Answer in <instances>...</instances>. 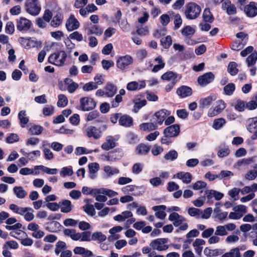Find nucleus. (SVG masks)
<instances>
[{
	"mask_svg": "<svg viewBox=\"0 0 257 257\" xmlns=\"http://www.w3.org/2000/svg\"><path fill=\"white\" fill-rule=\"evenodd\" d=\"M34 169L35 170L38 169H41L44 172L50 175H55L56 174L58 170L57 169H50L47 167H45L43 165H40V166H36L34 167Z\"/></svg>",
	"mask_w": 257,
	"mask_h": 257,
	"instance_id": "40",
	"label": "nucleus"
},
{
	"mask_svg": "<svg viewBox=\"0 0 257 257\" xmlns=\"http://www.w3.org/2000/svg\"><path fill=\"white\" fill-rule=\"evenodd\" d=\"M188 213L191 216L199 219L201 214V210L196 208L191 207L188 209Z\"/></svg>",
	"mask_w": 257,
	"mask_h": 257,
	"instance_id": "48",
	"label": "nucleus"
},
{
	"mask_svg": "<svg viewBox=\"0 0 257 257\" xmlns=\"http://www.w3.org/2000/svg\"><path fill=\"white\" fill-rule=\"evenodd\" d=\"M201 11V9L199 5L195 3L191 2L186 6L185 15L188 19L193 20L199 16Z\"/></svg>",
	"mask_w": 257,
	"mask_h": 257,
	"instance_id": "3",
	"label": "nucleus"
},
{
	"mask_svg": "<svg viewBox=\"0 0 257 257\" xmlns=\"http://www.w3.org/2000/svg\"><path fill=\"white\" fill-rule=\"evenodd\" d=\"M257 60V52L251 53L246 59L248 67L254 65Z\"/></svg>",
	"mask_w": 257,
	"mask_h": 257,
	"instance_id": "57",
	"label": "nucleus"
},
{
	"mask_svg": "<svg viewBox=\"0 0 257 257\" xmlns=\"http://www.w3.org/2000/svg\"><path fill=\"white\" fill-rule=\"evenodd\" d=\"M240 192V189L234 187L228 191V194L233 200L236 201L239 199L238 195Z\"/></svg>",
	"mask_w": 257,
	"mask_h": 257,
	"instance_id": "49",
	"label": "nucleus"
},
{
	"mask_svg": "<svg viewBox=\"0 0 257 257\" xmlns=\"http://www.w3.org/2000/svg\"><path fill=\"white\" fill-rule=\"evenodd\" d=\"M97 88L96 84L94 82H89L85 84L83 86V89L85 91H89Z\"/></svg>",
	"mask_w": 257,
	"mask_h": 257,
	"instance_id": "63",
	"label": "nucleus"
},
{
	"mask_svg": "<svg viewBox=\"0 0 257 257\" xmlns=\"http://www.w3.org/2000/svg\"><path fill=\"white\" fill-rule=\"evenodd\" d=\"M166 208V206L163 205L155 206L153 207V209L156 211L155 213L156 216L161 219H164L166 216V213L164 211Z\"/></svg>",
	"mask_w": 257,
	"mask_h": 257,
	"instance_id": "22",
	"label": "nucleus"
},
{
	"mask_svg": "<svg viewBox=\"0 0 257 257\" xmlns=\"http://www.w3.org/2000/svg\"><path fill=\"white\" fill-rule=\"evenodd\" d=\"M182 180L183 182L186 184H188L191 182L192 176L189 172H180L177 173L174 177Z\"/></svg>",
	"mask_w": 257,
	"mask_h": 257,
	"instance_id": "21",
	"label": "nucleus"
},
{
	"mask_svg": "<svg viewBox=\"0 0 257 257\" xmlns=\"http://www.w3.org/2000/svg\"><path fill=\"white\" fill-rule=\"evenodd\" d=\"M67 55L65 51L61 50L51 54L48 57V62L57 66L64 65Z\"/></svg>",
	"mask_w": 257,
	"mask_h": 257,
	"instance_id": "2",
	"label": "nucleus"
},
{
	"mask_svg": "<svg viewBox=\"0 0 257 257\" xmlns=\"http://www.w3.org/2000/svg\"><path fill=\"white\" fill-rule=\"evenodd\" d=\"M154 61L158 64L154 65L152 70V72L156 73L164 68L165 63L164 62L161 56H159L156 58Z\"/></svg>",
	"mask_w": 257,
	"mask_h": 257,
	"instance_id": "29",
	"label": "nucleus"
},
{
	"mask_svg": "<svg viewBox=\"0 0 257 257\" xmlns=\"http://www.w3.org/2000/svg\"><path fill=\"white\" fill-rule=\"evenodd\" d=\"M82 193L85 195H93L98 194V189L91 188L86 186H84L82 188Z\"/></svg>",
	"mask_w": 257,
	"mask_h": 257,
	"instance_id": "45",
	"label": "nucleus"
},
{
	"mask_svg": "<svg viewBox=\"0 0 257 257\" xmlns=\"http://www.w3.org/2000/svg\"><path fill=\"white\" fill-rule=\"evenodd\" d=\"M107 237L106 235L103 234L101 232H95L92 233L91 239L94 241H97L99 242H101L105 241Z\"/></svg>",
	"mask_w": 257,
	"mask_h": 257,
	"instance_id": "39",
	"label": "nucleus"
},
{
	"mask_svg": "<svg viewBox=\"0 0 257 257\" xmlns=\"http://www.w3.org/2000/svg\"><path fill=\"white\" fill-rule=\"evenodd\" d=\"M18 117L21 127H25L29 122V118L27 116L26 111L25 110L20 111L18 114Z\"/></svg>",
	"mask_w": 257,
	"mask_h": 257,
	"instance_id": "33",
	"label": "nucleus"
},
{
	"mask_svg": "<svg viewBox=\"0 0 257 257\" xmlns=\"http://www.w3.org/2000/svg\"><path fill=\"white\" fill-rule=\"evenodd\" d=\"M203 18L205 22L212 23L214 20V17L208 8H206L203 13Z\"/></svg>",
	"mask_w": 257,
	"mask_h": 257,
	"instance_id": "42",
	"label": "nucleus"
},
{
	"mask_svg": "<svg viewBox=\"0 0 257 257\" xmlns=\"http://www.w3.org/2000/svg\"><path fill=\"white\" fill-rule=\"evenodd\" d=\"M178 76V75L177 73L172 71H168L162 75L161 78L164 80H172V81L174 80H177Z\"/></svg>",
	"mask_w": 257,
	"mask_h": 257,
	"instance_id": "35",
	"label": "nucleus"
},
{
	"mask_svg": "<svg viewBox=\"0 0 257 257\" xmlns=\"http://www.w3.org/2000/svg\"><path fill=\"white\" fill-rule=\"evenodd\" d=\"M247 130L252 133L257 128V117L249 118L247 121Z\"/></svg>",
	"mask_w": 257,
	"mask_h": 257,
	"instance_id": "34",
	"label": "nucleus"
},
{
	"mask_svg": "<svg viewBox=\"0 0 257 257\" xmlns=\"http://www.w3.org/2000/svg\"><path fill=\"white\" fill-rule=\"evenodd\" d=\"M9 208L14 213L23 216L27 221H32L34 218V210L32 208L20 207L15 204H11Z\"/></svg>",
	"mask_w": 257,
	"mask_h": 257,
	"instance_id": "1",
	"label": "nucleus"
},
{
	"mask_svg": "<svg viewBox=\"0 0 257 257\" xmlns=\"http://www.w3.org/2000/svg\"><path fill=\"white\" fill-rule=\"evenodd\" d=\"M226 107V103L222 100H218L215 103L214 107H211L208 111V116H215L220 113Z\"/></svg>",
	"mask_w": 257,
	"mask_h": 257,
	"instance_id": "6",
	"label": "nucleus"
},
{
	"mask_svg": "<svg viewBox=\"0 0 257 257\" xmlns=\"http://www.w3.org/2000/svg\"><path fill=\"white\" fill-rule=\"evenodd\" d=\"M79 23L73 15H71L66 23V27L68 31H72L78 29Z\"/></svg>",
	"mask_w": 257,
	"mask_h": 257,
	"instance_id": "18",
	"label": "nucleus"
},
{
	"mask_svg": "<svg viewBox=\"0 0 257 257\" xmlns=\"http://www.w3.org/2000/svg\"><path fill=\"white\" fill-rule=\"evenodd\" d=\"M170 114V112L167 109H162L156 112L153 116L152 120L158 125H162L167 116Z\"/></svg>",
	"mask_w": 257,
	"mask_h": 257,
	"instance_id": "7",
	"label": "nucleus"
},
{
	"mask_svg": "<svg viewBox=\"0 0 257 257\" xmlns=\"http://www.w3.org/2000/svg\"><path fill=\"white\" fill-rule=\"evenodd\" d=\"M150 150V147L145 144H141L137 148V153L140 155L146 154L149 152Z\"/></svg>",
	"mask_w": 257,
	"mask_h": 257,
	"instance_id": "54",
	"label": "nucleus"
},
{
	"mask_svg": "<svg viewBox=\"0 0 257 257\" xmlns=\"http://www.w3.org/2000/svg\"><path fill=\"white\" fill-rule=\"evenodd\" d=\"M63 17L61 15L57 14L53 18L51 22V25L53 27H58L62 23Z\"/></svg>",
	"mask_w": 257,
	"mask_h": 257,
	"instance_id": "44",
	"label": "nucleus"
},
{
	"mask_svg": "<svg viewBox=\"0 0 257 257\" xmlns=\"http://www.w3.org/2000/svg\"><path fill=\"white\" fill-rule=\"evenodd\" d=\"M177 94L182 98L189 96L192 95V89L187 86H182L178 88L177 90Z\"/></svg>",
	"mask_w": 257,
	"mask_h": 257,
	"instance_id": "20",
	"label": "nucleus"
},
{
	"mask_svg": "<svg viewBox=\"0 0 257 257\" xmlns=\"http://www.w3.org/2000/svg\"><path fill=\"white\" fill-rule=\"evenodd\" d=\"M161 45L164 49H168L172 44V38L170 36L162 38L161 40Z\"/></svg>",
	"mask_w": 257,
	"mask_h": 257,
	"instance_id": "46",
	"label": "nucleus"
},
{
	"mask_svg": "<svg viewBox=\"0 0 257 257\" xmlns=\"http://www.w3.org/2000/svg\"><path fill=\"white\" fill-rule=\"evenodd\" d=\"M167 242L166 238H158L153 240L150 243V246L154 249L163 251L168 248V245L165 244Z\"/></svg>",
	"mask_w": 257,
	"mask_h": 257,
	"instance_id": "11",
	"label": "nucleus"
},
{
	"mask_svg": "<svg viewBox=\"0 0 257 257\" xmlns=\"http://www.w3.org/2000/svg\"><path fill=\"white\" fill-rule=\"evenodd\" d=\"M151 122L143 123L140 125V128L143 131L150 132L156 130L158 128V126L154 120Z\"/></svg>",
	"mask_w": 257,
	"mask_h": 257,
	"instance_id": "25",
	"label": "nucleus"
},
{
	"mask_svg": "<svg viewBox=\"0 0 257 257\" xmlns=\"http://www.w3.org/2000/svg\"><path fill=\"white\" fill-rule=\"evenodd\" d=\"M180 126L177 124L168 126L164 130V135L171 138L176 137L180 133Z\"/></svg>",
	"mask_w": 257,
	"mask_h": 257,
	"instance_id": "15",
	"label": "nucleus"
},
{
	"mask_svg": "<svg viewBox=\"0 0 257 257\" xmlns=\"http://www.w3.org/2000/svg\"><path fill=\"white\" fill-rule=\"evenodd\" d=\"M13 192L18 198L23 199L27 195V192L22 186H15L13 188Z\"/></svg>",
	"mask_w": 257,
	"mask_h": 257,
	"instance_id": "30",
	"label": "nucleus"
},
{
	"mask_svg": "<svg viewBox=\"0 0 257 257\" xmlns=\"http://www.w3.org/2000/svg\"><path fill=\"white\" fill-rule=\"evenodd\" d=\"M80 107L83 111L93 109L96 105L93 99L89 97H82L80 99Z\"/></svg>",
	"mask_w": 257,
	"mask_h": 257,
	"instance_id": "9",
	"label": "nucleus"
},
{
	"mask_svg": "<svg viewBox=\"0 0 257 257\" xmlns=\"http://www.w3.org/2000/svg\"><path fill=\"white\" fill-rule=\"evenodd\" d=\"M85 134L88 138H92L95 140L99 139L102 136V132L100 128L94 126H88L85 131Z\"/></svg>",
	"mask_w": 257,
	"mask_h": 257,
	"instance_id": "13",
	"label": "nucleus"
},
{
	"mask_svg": "<svg viewBox=\"0 0 257 257\" xmlns=\"http://www.w3.org/2000/svg\"><path fill=\"white\" fill-rule=\"evenodd\" d=\"M25 9L30 15L36 16L41 11V6L38 0H27L25 4Z\"/></svg>",
	"mask_w": 257,
	"mask_h": 257,
	"instance_id": "4",
	"label": "nucleus"
},
{
	"mask_svg": "<svg viewBox=\"0 0 257 257\" xmlns=\"http://www.w3.org/2000/svg\"><path fill=\"white\" fill-rule=\"evenodd\" d=\"M88 167L89 172V176L91 179H93L96 177V173L99 170V164L97 163H91L88 165Z\"/></svg>",
	"mask_w": 257,
	"mask_h": 257,
	"instance_id": "27",
	"label": "nucleus"
},
{
	"mask_svg": "<svg viewBox=\"0 0 257 257\" xmlns=\"http://www.w3.org/2000/svg\"><path fill=\"white\" fill-rule=\"evenodd\" d=\"M104 89L105 95L107 97H111L116 93L117 88L114 84L111 83H107L104 87Z\"/></svg>",
	"mask_w": 257,
	"mask_h": 257,
	"instance_id": "26",
	"label": "nucleus"
},
{
	"mask_svg": "<svg viewBox=\"0 0 257 257\" xmlns=\"http://www.w3.org/2000/svg\"><path fill=\"white\" fill-rule=\"evenodd\" d=\"M19 140V136L14 133L11 134L7 138L6 142L8 144H12L18 142Z\"/></svg>",
	"mask_w": 257,
	"mask_h": 257,
	"instance_id": "62",
	"label": "nucleus"
},
{
	"mask_svg": "<svg viewBox=\"0 0 257 257\" xmlns=\"http://www.w3.org/2000/svg\"><path fill=\"white\" fill-rule=\"evenodd\" d=\"M214 100L213 96H209L207 97L202 98L200 100L199 103L202 107H205L211 105Z\"/></svg>",
	"mask_w": 257,
	"mask_h": 257,
	"instance_id": "43",
	"label": "nucleus"
},
{
	"mask_svg": "<svg viewBox=\"0 0 257 257\" xmlns=\"http://www.w3.org/2000/svg\"><path fill=\"white\" fill-rule=\"evenodd\" d=\"M195 33V30L190 26L184 27L182 30L183 35L188 36L193 35Z\"/></svg>",
	"mask_w": 257,
	"mask_h": 257,
	"instance_id": "64",
	"label": "nucleus"
},
{
	"mask_svg": "<svg viewBox=\"0 0 257 257\" xmlns=\"http://www.w3.org/2000/svg\"><path fill=\"white\" fill-rule=\"evenodd\" d=\"M119 124L124 127H130L133 125V119L127 115H123L119 119Z\"/></svg>",
	"mask_w": 257,
	"mask_h": 257,
	"instance_id": "23",
	"label": "nucleus"
},
{
	"mask_svg": "<svg viewBox=\"0 0 257 257\" xmlns=\"http://www.w3.org/2000/svg\"><path fill=\"white\" fill-rule=\"evenodd\" d=\"M223 250L220 249H210L208 247H206L204 250V253L207 256H216L221 254Z\"/></svg>",
	"mask_w": 257,
	"mask_h": 257,
	"instance_id": "32",
	"label": "nucleus"
},
{
	"mask_svg": "<svg viewBox=\"0 0 257 257\" xmlns=\"http://www.w3.org/2000/svg\"><path fill=\"white\" fill-rule=\"evenodd\" d=\"M19 247L18 243L15 240H9L6 241L3 246V248L7 249H17Z\"/></svg>",
	"mask_w": 257,
	"mask_h": 257,
	"instance_id": "47",
	"label": "nucleus"
},
{
	"mask_svg": "<svg viewBox=\"0 0 257 257\" xmlns=\"http://www.w3.org/2000/svg\"><path fill=\"white\" fill-rule=\"evenodd\" d=\"M226 123L225 119L219 118L215 119L213 123V127L215 130L221 128Z\"/></svg>",
	"mask_w": 257,
	"mask_h": 257,
	"instance_id": "52",
	"label": "nucleus"
},
{
	"mask_svg": "<svg viewBox=\"0 0 257 257\" xmlns=\"http://www.w3.org/2000/svg\"><path fill=\"white\" fill-rule=\"evenodd\" d=\"M178 156V153L175 150H171L164 156V159L168 161H173L176 160Z\"/></svg>",
	"mask_w": 257,
	"mask_h": 257,
	"instance_id": "50",
	"label": "nucleus"
},
{
	"mask_svg": "<svg viewBox=\"0 0 257 257\" xmlns=\"http://www.w3.org/2000/svg\"><path fill=\"white\" fill-rule=\"evenodd\" d=\"M68 103L67 97L64 94H60L58 96V101L57 106L60 107H65Z\"/></svg>",
	"mask_w": 257,
	"mask_h": 257,
	"instance_id": "55",
	"label": "nucleus"
},
{
	"mask_svg": "<svg viewBox=\"0 0 257 257\" xmlns=\"http://www.w3.org/2000/svg\"><path fill=\"white\" fill-rule=\"evenodd\" d=\"M143 168V164L140 163H135L132 167V171L133 173L138 175L142 171Z\"/></svg>",
	"mask_w": 257,
	"mask_h": 257,
	"instance_id": "60",
	"label": "nucleus"
},
{
	"mask_svg": "<svg viewBox=\"0 0 257 257\" xmlns=\"http://www.w3.org/2000/svg\"><path fill=\"white\" fill-rule=\"evenodd\" d=\"M59 207L61 208V211L63 213H68L73 208L71 201L68 200H65L59 202Z\"/></svg>",
	"mask_w": 257,
	"mask_h": 257,
	"instance_id": "24",
	"label": "nucleus"
},
{
	"mask_svg": "<svg viewBox=\"0 0 257 257\" xmlns=\"http://www.w3.org/2000/svg\"><path fill=\"white\" fill-rule=\"evenodd\" d=\"M237 64L235 62H231L229 63L227 67L228 72L232 76L237 74L238 70L237 68Z\"/></svg>",
	"mask_w": 257,
	"mask_h": 257,
	"instance_id": "41",
	"label": "nucleus"
},
{
	"mask_svg": "<svg viewBox=\"0 0 257 257\" xmlns=\"http://www.w3.org/2000/svg\"><path fill=\"white\" fill-rule=\"evenodd\" d=\"M221 257H241L238 247L232 248L229 252L222 254Z\"/></svg>",
	"mask_w": 257,
	"mask_h": 257,
	"instance_id": "37",
	"label": "nucleus"
},
{
	"mask_svg": "<svg viewBox=\"0 0 257 257\" xmlns=\"http://www.w3.org/2000/svg\"><path fill=\"white\" fill-rule=\"evenodd\" d=\"M73 174V171L72 167H65L61 169L60 172V176L62 177H65L66 176H72Z\"/></svg>",
	"mask_w": 257,
	"mask_h": 257,
	"instance_id": "56",
	"label": "nucleus"
},
{
	"mask_svg": "<svg viewBox=\"0 0 257 257\" xmlns=\"http://www.w3.org/2000/svg\"><path fill=\"white\" fill-rule=\"evenodd\" d=\"M228 234L224 225H219L216 228L215 235L218 236H225Z\"/></svg>",
	"mask_w": 257,
	"mask_h": 257,
	"instance_id": "59",
	"label": "nucleus"
},
{
	"mask_svg": "<svg viewBox=\"0 0 257 257\" xmlns=\"http://www.w3.org/2000/svg\"><path fill=\"white\" fill-rule=\"evenodd\" d=\"M39 228V225L35 222H31L28 225V229L33 231L32 236L37 239L41 238L45 235L44 232Z\"/></svg>",
	"mask_w": 257,
	"mask_h": 257,
	"instance_id": "14",
	"label": "nucleus"
},
{
	"mask_svg": "<svg viewBox=\"0 0 257 257\" xmlns=\"http://www.w3.org/2000/svg\"><path fill=\"white\" fill-rule=\"evenodd\" d=\"M244 11L248 17H254L257 15V4L251 2L248 5L245 6Z\"/></svg>",
	"mask_w": 257,
	"mask_h": 257,
	"instance_id": "17",
	"label": "nucleus"
},
{
	"mask_svg": "<svg viewBox=\"0 0 257 257\" xmlns=\"http://www.w3.org/2000/svg\"><path fill=\"white\" fill-rule=\"evenodd\" d=\"M115 146L116 144L114 138L112 136H107L105 142L102 144L101 147L104 150L108 151Z\"/></svg>",
	"mask_w": 257,
	"mask_h": 257,
	"instance_id": "19",
	"label": "nucleus"
},
{
	"mask_svg": "<svg viewBox=\"0 0 257 257\" xmlns=\"http://www.w3.org/2000/svg\"><path fill=\"white\" fill-rule=\"evenodd\" d=\"M32 23L31 21L24 17H21L19 19L17 20L16 27L18 31H27L31 27Z\"/></svg>",
	"mask_w": 257,
	"mask_h": 257,
	"instance_id": "8",
	"label": "nucleus"
},
{
	"mask_svg": "<svg viewBox=\"0 0 257 257\" xmlns=\"http://www.w3.org/2000/svg\"><path fill=\"white\" fill-rule=\"evenodd\" d=\"M146 86L145 80L134 81L127 83L126 89L129 91H137L145 88Z\"/></svg>",
	"mask_w": 257,
	"mask_h": 257,
	"instance_id": "16",
	"label": "nucleus"
},
{
	"mask_svg": "<svg viewBox=\"0 0 257 257\" xmlns=\"http://www.w3.org/2000/svg\"><path fill=\"white\" fill-rule=\"evenodd\" d=\"M83 210L89 215L93 216L95 215L96 212L94 206L91 204H86L83 207Z\"/></svg>",
	"mask_w": 257,
	"mask_h": 257,
	"instance_id": "53",
	"label": "nucleus"
},
{
	"mask_svg": "<svg viewBox=\"0 0 257 257\" xmlns=\"http://www.w3.org/2000/svg\"><path fill=\"white\" fill-rule=\"evenodd\" d=\"M44 130V128L39 125L33 124L28 129L31 135H39Z\"/></svg>",
	"mask_w": 257,
	"mask_h": 257,
	"instance_id": "31",
	"label": "nucleus"
},
{
	"mask_svg": "<svg viewBox=\"0 0 257 257\" xmlns=\"http://www.w3.org/2000/svg\"><path fill=\"white\" fill-rule=\"evenodd\" d=\"M234 107L235 109L238 111H243L246 108L245 102L243 100L238 99L236 100Z\"/></svg>",
	"mask_w": 257,
	"mask_h": 257,
	"instance_id": "51",
	"label": "nucleus"
},
{
	"mask_svg": "<svg viewBox=\"0 0 257 257\" xmlns=\"http://www.w3.org/2000/svg\"><path fill=\"white\" fill-rule=\"evenodd\" d=\"M235 89L234 84L230 83L224 86V91L226 95H231L233 94Z\"/></svg>",
	"mask_w": 257,
	"mask_h": 257,
	"instance_id": "58",
	"label": "nucleus"
},
{
	"mask_svg": "<svg viewBox=\"0 0 257 257\" xmlns=\"http://www.w3.org/2000/svg\"><path fill=\"white\" fill-rule=\"evenodd\" d=\"M98 194H103L105 195H107L109 197H112L116 196L118 194L116 192H115L112 190L100 188H98Z\"/></svg>",
	"mask_w": 257,
	"mask_h": 257,
	"instance_id": "38",
	"label": "nucleus"
},
{
	"mask_svg": "<svg viewBox=\"0 0 257 257\" xmlns=\"http://www.w3.org/2000/svg\"><path fill=\"white\" fill-rule=\"evenodd\" d=\"M125 91L123 89L119 90V94L116 95L114 100L111 101V105L113 108L117 107L119 106L120 102L122 101L121 95L125 94Z\"/></svg>",
	"mask_w": 257,
	"mask_h": 257,
	"instance_id": "28",
	"label": "nucleus"
},
{
	"mask_svg": "<svg viewBox=\"0 0 257 257\" xmlns=\"http://www.w3.org/2000/svg\"><path fill=\"white\" fill-rule=\"evenodd\" d=\"M103 170L108 177L119 173V170L118 169L116 168H112L108 165L103 167Z\"/></svg>",
	"mask_w": 257,
	"mask_h": 257,
	"instance_id": "36",
	"label": "nucleus"
},
{
	"mask_svg": "<svg viewBox=\"0 0 257 257\" xmlns=\"http://www.w3.org/2000/svg\"><path fill=\"white\" fill-rule=\"evenodd\" d=\"M215 76L212 72H209L198 77L197 82L201 86H205L213 82Z\"/></svg>",
	"mask_w": 257,
	"mask_h": 257,
	"instance_id": "12",
	"label": "nucleus"
},
{
	"mask_svg": "<svg viewBox=\"0 0 257 257\" xmlns=\"http://www.w3.org/2000/svg\"><path fill=\"white\" fill-rule=\"evenodd\" d=\"M84 30L87 35H95L97 36H101L103 32L102 27L98 25L91 24L85 26Z\"/></svg>",
	"mask_w": 257,
	"mask_h": 257,
	"instance_id": "10",
	"label": "nucleus"
},
{
	"mask_svg": "<svg viewBox=\"0 0 257 257\" xmlns=\"http://www.w3.org/2000/svg\"><path fill=\"white\" fill-rule=\"evenodd\" d=\"M45 145L43 143L42 147H43V151L46 160H51L53 159L54 155L52 151L48 148H45Z\"/></svg>",
	"mask_w": 257,
	"mask_h": 257,
	"instance_id": "61",
	"label": "nucleus"
},
{
	"mask_svg": "<svg viewBox=\"0 0 257 257\" xmlns=\"http://www.w3.org/2000/svg\"><path fill=\"white\" fill-rule=\"evenodd\" d=\"M133 63V58L130 55H125L119 57L116 63L117 67L121 70H124L127 68L129 65Z\"/></svg>",
	"mask_w": 257,
	"mask_h": 257,
	"instance_id": "5",
	"label": "nucleus"
}]
</instances>
